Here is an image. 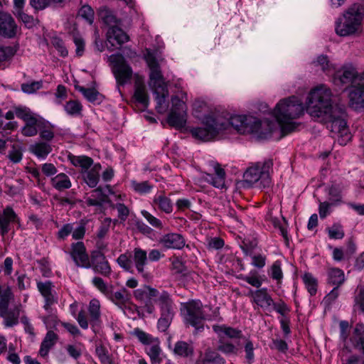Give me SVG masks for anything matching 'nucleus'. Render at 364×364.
<instances>
[{"instance_id": "obj_1", "label": "nucleus", "mask_w": 364, "mask_h": 364, "mask_svg": "<svg viewBox=\"0 0 364 364\" xmlns=\"http://www.w3.org/2000/svg\"><path fill=\"white\" fill-rule=\"evenodd\" d=\"M306 112L312 117L324 122L327 128L332 132L338 134V142L346 144V141L350 139L347 124L344 119L345 106L333 105L331 90L325 85H319L309 93L306 100Z\"/></svg>"}, {"instance_id": "obj_2", "label": "nucleus", "mask_w": 364, "mask_h": 364, "mask_svg": "<svg viewBox=\"0 0 364 364\" xmlns=\"http://www.w3.org/2000/svg\"><path fill=\"white\" fill-rule=\"evenodd\" d=\"M218 120H225L227 124L224 126V130L230 126L234 127L241 134L252 133L259 137L266 138L274 131V125L267 121L262 122L258 118L252 115H233L228 117V113L216 112Z\"/></svg>"}, {"instance_id": "obj_3", "label": "nucleus", "mask_w": 364, "mask_h": 364, "mask_svg": "<svg viewBox=\"0 0 364 364\" xmlns=\"http://www.w3.org/2000/svg\"><path fill=\"white\" fill-rule=\"evenodd\" d=\"M304 111L302 102L297 97L291 96L279 100L272 112L285 135L296 129L294 120L301 116Z\"/></svg>"}, {"instance_id": "obj_4", "label": "nucleus", "mask_w": 364, "mask_h": 364, "mask_svg": "<svg viewBox=\"0 0 364 364\" xmlns=\"http://www.w3.org/2000/svg\"><path fill=\"white\" fill-rule=\"evenodd\" d=\"M146 61L150 69L149 86L155 96L156 109L157 112L164 114L168 109V103L166 100L168 96L167 84L161 73L159 65L153 54L149 53L146 56Z\"/></svg>"}, {"instance_id": "obj_5", "label": "nucleus", "mask_w": 364, "mask_h": 364, "mask_svg": "<svg viewBox=\"0 0 364 364\" xmlns=\"http://www.w3.org/2000/svg\"><path fill=\"white\" fill-rule=\"evenodd\" d=\"M364 17V9L354 4L336 22V33L340 36H348L358 32Z\"/></svg>"}, {"instance_id": "obj_6", "label": "nucleus", "mask_w": 364, "mask_h": 364, "mask_svg": "<svg viewBox=\"0 0 364 364\" xmlns=\"http://www.w3.org/2000/svg\"><path fill=\"white\" fill-rule=\"evenodd\" d=\"M272 166L271 161L252 164L243 174V183L248 187L254 184L260 188L269 187L272 183L269 173Z\"/></svg>"}, {"instance_id": "obj_7", "label": "nucleus", "mask_w": 364, "mask_h": 364, "mask_svg": "<svg viewBox=\"0 0 364 364\" xmlns=\"http://www.w3.org/2000/svg\"><path fill=\"white\" fill-rule=\"evenodd\" d=\"M201 120L204 127L192 128L191 133L193 137L202 141L213 139L220 132L224 130V126L227 124L224 119L218 120L216 112L205 115Z\"/></svg>"}, {"instance_id": "obj_8", "label": "nucleus", "mask_w": 364, "mask_h": 364, "mask_svg": "<svg viewBox=\"0 0 364 364\" xmlns=\"http://www.w3.org/2000/svg\"><path fill=\"white\" fill-rule=\"evenodd\" d=\"M181 311L185 321L195 328V334L203 331V321L205 310L200 300L193 299L188 302L182 303Z\"/></svg>"}, {"instance_id": "obj_9", "label": "nucleus", "mask_w": 364, "mask_h": 364, "mask_svg": "<svg viewBox=\"0 0 364 364\" xmlns=\"http://www.w3.org/2000/svg\"><path fill=\"white\" fill-rule=\"evenodd\" d=\"M109 62L118 84L124 85L131 80L132 70L122 55L119 53L111 55L109 57Z\"/></svg>"}, {"instance_id": "obj_10", "label": "nucleus", "mask_w": 364, "mask_h": 364, "mask_svg": "<svg viewBox=\"0 0 364 364\" xmlns=\"http://www.w3.org/2000/svg\"><path fill=\"white\" fill-rule=\"evenodd\" d=\"M171 104L168 122L171 126L183 127L186 122V105L178 96L171 97Z\"/></svg>"}, {"instance_id": "obj_11", "label": "nucleus", "mask_w": 364, "mask_h": 364, "mask_svg": "<svg viewBox=\"0 0 364 364\" xmlns=\"http://www.w3.org/2000/svg\"><path fill=\"white\" fill-rule=\"evenodd\" d=\"M357 87L348 93L349 106L355 110L364 109V71L358 73L355 79Z\"/></svg>"}, {"instance_id": "obj_12", "label": "nucleus", "mask_w": 364, "mask_h": 364, "mask_svg": "<svg viewBox=\"0 0 364 364\" xmlns=\"http://www.w3.org/2000/svg\"><path fill=\"white\" fill-rule=\"evenodd\" d=\"M358 76V73L353 67H343L335 74L333 77V82L336 85L350 84L351 87L349 90L350 92L352 89L357 87V85H355V81Z\"/></svg>"}, {"instance_id": "obj_13", "label": "nucleus", "mask_w": 364, "mask_h": 364, "mask_svg": "<svg viewBox=\"0 0 364 364\" xmlns=\"http://www.w3.org/2000/svg\"><path fill=\"white\" fill-rule=\"evenodd\" d=\"M76 266L83 268L91 267V263L85 247L82 242L73 243L69 252Z\"/></svg>"}, {"instance_id": "obj_14", "label": "nucleus", "mask_w": 364, "mask_h": 364, "mask_svg": "<svg viewBox=\"0 0 364 364\" xmlns=\"http://www.w3.org/2000/svg\"><path fill=\"white\" fill-rule=\"evenodd\" d=\"M17 31V25L12 16L8 13H0V35L11 38L16 35Z\"/></svg>"}, {"instance_id": "obj_15", "label": "nucleus", "mask_w": 364, "mask_h": 364, "mask_svg": "<svg viewBox=\"0 0 364 364\" xmlns=\"http://www.w3.org/2000/svg\"><path fill=\"white\" fill-rule=\"evenodd\" d=\"M215 176L210 173H204L200 180L207 182L215 188H223L225 186V172L218 163H213Z\"/></svg>"}, {"instance_id": "obj_16", "label": "nucleus", "mask_w": 364, "mask_h": 364, "mask_svg": "<svg viewBox=\"0 0 364 364\" xmlns=\"http://www.w3.org/2000/svg\"><path fill=\"white\" fill-rule=\"evenodd\" d=\"M132 262L136 269L137 272L144 278L149 279L150 274L146 271L145 266L148 263V257L146 251L136 247L133 250Z\"/></svg>"}, {"instance_id": "obj_17", "label": "nucleus", "mask_w": 364, "mask_h": 364, "mask_svg": "<svg viewBox=\"0 0 364 364\" xmlns=\"http://www.w3.org/2000/svg\"><path fill=\"white\" fill-rule=\"evenodd\" d=\"M128 41V35L119 26H112L108 28L107 32V41L112 47H119Z\"/></svg>"}, {"instance_id": "obj_18", "label": "nucleus", "mask_w": 364, "mask_h": 364, "mask_svg": "<svg viewBox=\"0 0 364 364\" xmlns=\"http://www.w3.org/2000/svg\"><path fill=\"white\" fill-rule=\"evenodd\" d=\"M91 267L96 272L107 276L111 272V267L103 253L94 251L91 255Z\"/></svg>"}, {"instance_id": "obj_19", "label": "nucleus", "mask_w": 364, "mask_h": 364, "mask_svg": "<svg viewBox=\"0 0 364 364\" xmlns=\"http://www.w3.org/2000/svg\"><path fill=\"white\" fill-rule=\"evenodd\" d=\"M20 302L16 301L15 297H0V316L6 314L19 315Z\"/></svg>"}, {"instance_id": "obj_20", "label": "nucleus", "mask_w": 364, "mask_h": 364, "mask_svg": "<svg viewBox=\"0 0 364 364\" xmlns=\"http://www.w3.org/2000/svg\"><path fill=\"white\" fill-rule=\"evenodd\" d=\"M161 245L167 249L181 250L185 246L183 237L178 233H168L163 235L159 240Z\"/></svg>"}, {"instance_id": "obj_21", "label": "nucleus", "mask_w": 364, "mask_h": 364, "mask_svg": "<svg viewBox=\"0 0 364 364\" xmlns=\"http://www.w3.org/2000/svg\"><path fill=\"white\" fill-rule=\"evenodd\" d=\"M17 215L14 210L9 206L4 209L0 213V234L4 236L9 231L11 223L16 221Z\"/></svg>"}, {"instance_id": "obj_22", "label": "nucleus", "mask_w": 364, "mask_h": 364, "mask_svg": "<svg viewBox=\"0 0 364 364\" xmlns=\"http://www.w3.org/2000/svg\"><path fill=\"white\" fill-rule=\"evenodd\" d=\"M344 280V273L342 270L336 268L331 269L328 272V281L335 287L327 296H338L341 293L338 287Z\"/></svg>"}, {"instance_id": "obj_23", "label": "nucleus", "mask_w": 364, "mask_h": 364, "mask_svg": "<svg viewBox=\"0 0 364 364\" xmlns=\"http://www.w3.org/2000/svg\"><path fill=\"white\" fill-rule=\"evenodd\" d=\"M100 170L101 165L100 164H95L92 168L82 174L84 182L90 188H95L97 186L100 181Z\"/></svg>"}, {"instance_id": "obj_24", "label": "nucleus", "mask_w": 364, "mask_h": 364, "mask_svg": "<svg viewBox=\"0 0 364 364\" xmlns=\"http://www.w3.org/2000/svg\"><path fill=\"white\" fill-rule=\"evenodd\" d=\"M152 206L166 213H171L173 211V204L171 199L163 192L157 193L154 196Z\"/></svg>"}, {"instance_id": "obj_25", "label": "nucleus", "mask_w": 364, "mask_h": 364, "mask_svg": "<svg viewBox=\"0 0 364 364\" xmlns=\"http://www.w3.org/2000/svg\"><path fill=\"white\" fill-rule=\"evenodd\" d=\"M58 339V335L53 331L47 332L44 337L39 350L41 357L46 358L48 357L50 350L55 346Z\"/></svg>"}, {"instance_id": "obj_26", "label": "nucleus", "mask_w": 364, "mask_h": 364, "mask_svg": "<svg viewBox=\"0 0 364 364\" xmlns=\"http://www.w3.org/2000/svg\"><path fill=\"white\" fill-rule=\"evenodd\" d=\"M213 329L218 335L219 338L224 340L226 337L234 339L240 338L242 336L241 331L225 325H214Z\"/></svg>"}, {"instance_id": "obj_27", "label": "nucleus", "mask_w": 364, "mask_h": 364, "mask_svg": "<svg viewBox=\"0 0 364 364\" xmlns=\"http://www.w3.org/2000/svg\"><path fill=\"white\" fill-rule=\"evenodd\" d=\"M42 124V119L36 114L25 121V125L22 128V134L26 136H33L38 133V128Z\"/></svg>"}, {"instance_id": "obj_28", "label": "nucleus", "mask_w": 364, "mask_h": 364, "mask_svg": "<svg viewBox=\"0 0 364 364\" xmlns=\"http://www.w3.org/2000/svg\"><path fill=\"white\" fill-rule=\"evenodd\" d=\"M68 159L74 166L81 168V174L92 168V166L94 165L93 159L87 156L70 155Z\"/></svg>"}, {"instance_id": "obj_29", "label": "nucleus", "mask_w": 364, "mask_h": 364, "mask_svg": "<svg viewBox=\"0 0 364 364\" xmlns=\"http://www.w3.org/2000/svg\"><path fill=\"white\" fill-rule=\"evenodd\" d=\"M50 184L58 191H63L69 189L72 186V182L69 176L64 173H60L52 177L50 179Z\"/></svg>"}, {"instance_id": "obj_30", "label": "nucleus", "mask_w": 364, "mask_h": 364, "mask_svg": "<svg viewBox=\"0 0 364 364\" xmlns=\"http://www.w3.org/2000/svg\"><path fill=\"white\" fill-rule=\"evenodd\" d=\"M352 346L356 349L362 350L364 353V325L356 324L353 334L350 338Z\"/></svg>"}, {"instance_id": "obj_31", "label": "nucleus", "mask_w": 364, "mask_h": 364, "mask_svg": "<svg viewBox=\"0 0 364 364\" xmlns=\"http://www.w3.org/2000/svg\"><path fill=\"white\" fill-rule=\"evenodd\" d=\"M86 203L90 206H102L104 203H109V199L103 188L98 187L92 192L91 197L87 198Z\"/></svg>"}, {"instance_id": "obj_32", "label": "nucleus", "mask_w": 364, "mask_h": 364, "mask_svg": "<svg viewBox=\"0 0 364 364\" xmlns=\"http://www.w3.org/2000/svg\"><path fill=\"white\" fill-rule=\"evenodd\" d=\"M134 97L137 102L141 104L144 107H148L149 100L144 84L139 82H136Z\"/></svg>"}, {"instance_id": "obj_33", "label": "nucleus", "mask_w": 364, "mask_h": 364, "mask_svg": "<svg viewBox=\"0 0 364 364\" xmlns=\"http://www.w3.org/2000/svg\"><path fill=\"white\" fill-rule=\"evenodd\" d=\"M99 16L109 28L121 25V21L117 18L113 12L106 7L100 10Z\"/></svg>"}, {"instance_id": "obj_34", "label": "nucleus", "mask_w": 364, "mask_h": 364, "mask_svg": "<svg viewBox=\"0 0 364 364\" xmlns=\"http://www.w3.org/2000/svg\"><path fill=\"white\" fill-rule=\"evenodd\" d=\"M30 151L39 159H46L51 152L52 148L47 142H38L31 145Z\"/></svg>"}, {"instance_id": "obj_35", "label": "nucleus", "mask_w": 364, "mask_h": 364, "mask_svg": "<svg viewBox=\"0 0 364 364\" xmlns=\"http://www.w3.org/2000/svg\"><path fill=\"white\" fill-rule=\"evenodd\" d=\"M75 89L90 102L100 103L102 100V95L94 88H85L82 86L75 85Z\"/></svg>"}, {"instance_id": "obj_36", "label": "nucleus", "mask_w": 364, "mask_h": 364, "mask_svg": "<svg viewBox=\"0 0 364 364\" xmlns=\"http://www.w3.org/2000/svg\"><path fill=\"white\" fill-rule=\"evenodd\" d=\"M146 352L149 356L152 364H159L161 362V349L158 339H156L154 342L151 344V346L146 349Z\"/></svg>"}, {"instance_id": "obj_37", "label": "nucleus", "mask_w": 364, "mask_h": 364, "mask_svg": "<svg viewBox=\"0 0 364 364\" xmlns=\"http://www.w3.org/2000/svg\"><path fill=\"white\" fill-rule=\"evenodd\" d=\"M173 352L181 357H189L193 355L194 348L191 344L180 341L176 343Z\"/></svg>"}, {"instance_id": "obj_38", "label": "nucleus", "mask_w": 364, "mask_h": 364, "mask_svg": "<svg viewBox=\"0 0 364 364\" xmlns=\"http://www.w3.org/2000/svg\"><path fill=\"white\" fill-rule=\"evenodd\" d=\"M100 304L97 299H92L89 305V314L90 316V323L94 325L99 320L100 316Z\"/></svg>"}, {"instance_id": "obj_39", "label": "nucleus", "mask_w": 364, "mask_h": 364, "mask_svg": "<svg viewBox=\"0 0 364 364\" xmlns=\"http://www.w3.org/2000/svg\"><path fill=\"white\" fill-rule=\"evenodd\" d=\"M202 363L203 364H224L225 360L218 353L210 350H208L205 353V358L203 360Z\"/></svg>"}, {"instance_id": "obj_40", "label": "nucleus", "mask_w": 364, "mask_h": 364, "mask_svg": "<svg viewBox=\"0 0 364 364\" xmlns=\"http://www.w3.org/2000/svg\"><path fill=\"white\" fill-rule=\"evenodd\" d=\"M303 281L309 293L311 296L315 295L317 291V281L313 275L309 273L304 274L303 276Z\"/></svg>"}, {"instance_id": "obj_41", "label": "nucleus", "mask_w": 364, "mask_h": 364, "mask_svg": "<svg viewBox=\"0 0 364 364\" xmlns=\"http://www.w3.org/2000/svg\"><path fill=\"white\" fill-rule=\"evenodd\" d=\"M159 304L161 306V314L165 316L169 315L170 318H173V309L172 302L168 297H161L159 300Z\"/></svg>"}, {"instance_id": "obj_42", "label": "nucleus", "mask_w": 364, "mask_h": 364, "mask_svg": "<svg viewBox=\"0 0 364 364\" xmlns=\"http://www.w3.org/2000/svg\"><path fill=\"white\" fill-rule=\"evenodd\" d=\"M252 302L269 312L272 311L274 304L272 297H253Z\"/></svg>"}, {"instance_id": "obj_43", "label": "nucleus", "mask_w": 364, "mask_h": 364, "mask_svg": "<svg viewBox=\"0 0 364 364\" xmlns=\"http://www.w3.org/2000/svg\"><path fill=\"white\" fill-rule=\"evenodd\" d=\"M66 113L69 115L75 116L80 114L82 110L81 104L75 100H70L64 105Z\"/></svg>"}, {"instance_id": "obj_44", "label": "nucleus", "mask_w": 364, "mask_h": 364, "mask_svg": "<svg viewBox=\"0 0 364 364\" xmlns=\"http://www.w3.org/2000/svg\"><path fill=\"white\" fill-rule=\"evenodd\" d=\"M281 266V262L277 260L272 264L269 271V275L277 282H279L283 278V272Z\"/></svg>"}, {"instance_id": "obj_45", "label": "nucleus", "mask_w": 364, "mask_h": 364, "mask_svg": "<svg viewBox=\"0 0 364 364\" xmlns=\"http://www.w3.org/2000/svg\"><path fill=\"white\" fill-rule=\"evenodd\" d=\"M131 183L132 188L140 194L148 193L153 188V186L148 181L137 182L136 181H132Z\"/></svg>"}, {"instance_id": "obj_46", "label": "nucleus", "mask_w": 364, "mask_h": 364, "mask_svg": "<svg viewBox=\"0 0 364 364\" xmlns=\"http://www.w3.org/2000/svg\"><path fill=\"white\" fill-rule=\"evenodd\" d=\"M37 287L42 296H54L57 294V292L54 289V286L52 282L49 281L38 282Z\"/></svg>"}, {"instance_id": "obj_47", "label": "nucleus", "mask_w": 364, "mask_h": 364, "mask_svg": "<svg viewBox=\"0 0 364 364\" xmlns=\"http://www.w3.org/2000/svg\"><path fill=\"white\" fill-rule=\"evenodd\" d=\"M218 350L225 354H236L237 348L232 343L225 341L223 338H219Z\"/></svg>"}, {"instance_id": "obj_48", "label": "nucleus", "mask_w": 364, "mask_h": 364, "mask_svg": "<svg viewBox=\"0 0 364 364\" xmlns=\"http://www.w3.org/2000/svg\"><path fill=\"white\" fill-rule=\"evenodd\" d=\"M78 16L85 19L90 24L94 21V11L89 5L82 6L78 11Z\"/></svg>"}, {"instance_id": "obj_49", "label": "nucleus", "mask_w": 364, "mask_h": 364, "mask_svg": "<svg viewBox=\"0 0 364 364\" xmlns=\"http://www.w3.org/2000/svg\"><path fill=\"white\" fill-rule=\"evenodd\" d=\"M95 353L102 364H113L107 350L102 345L96 346Z\"/></svg>"}, {"instance_id": "obj_50", "label": "nucleus", "mask_w": 364, "mask_h": 364, "mask_svg": "<svg viewBox=\"0 0 364 364\" xmlns=\"http://www.w3.org/2000/svg\"><path fill=\"white\" fill-rule=\"evenodd\" d=\"M327 230L328 236L331 239L338 240L344 237V232L340 224H333L331 228H328Z\"/></svg>"}, {"instance_id": "obj_51", "label": "nucleus", "mask_w": 364, "mask_h": 364, "mask_svg": "<svg viewBox=\"0 0 364 364\" xmlns=\"http://www.w3.org/2000/svg\"><path fill=\"white\" fill-rule=\"evenodd\" d=\"M16 51L17 48L16 47H0V63L10 60Z\"/></svg>"}, {"instance_id": "obj_52", "label": "nucleus", "mask_w": 364, "mask_h": 364, "mask_svg": "<svg viewBox=\"0 0 364 364\" xmlns=\"http://www.w3.org/2000/svg\"><path fill=\"white\" fill-rule=\"evenodd\" d=\"M42 81H33L28 83H23L21 85V90L23 92L32 94L42 87Z\"/></svg>"}, {"instance_id": "obj_53", "label": "nucleus", "mask_w": 364, "mask_h": 364, "mask_svg": "<svg viewBox=\"0 0 364 364\" xmlns=\"http://www.w3.org/2000/svg\"><path fill=\"white\" fill-rule=\"evenodd\" d=\"M134 335L136 336L138 340L144 345H151L156 339L139 328L134 330Z\"/></svg>"}, {"instance_id": "obj_54", "label": "nucleus", "mask_w": 364, "mask_h": 364, "mask_svg": "<svg viewBox=\"0 0 364 364\" xmlns=\"http://www.w3.org/2000/svg\"><path fill=\"white\" fill-rule=\"evenodd\" d=\"M131 255L128 256L127 254L120 255L117 259L118 264L125 271H131L132 267V260Z\"/></svg>"}, {"instance_id": "obj_55", "label": "nucleus", "mask_w": 364, "mask_h": 364, "mask_svg": "<svg viewBox=\"0 0 364 364\" xmlns=\"http://www.w3.org/2000/svg\"><path fill=\"white\" fill-rule=\"evenodd\" d=\"M73 41L76 47L75 53L76 55L80 57L83 55L85 51V43L84 39L79 35L75 34L73 36Z\"/></svg>"}, {"instance_id": "obj_56", "label": "nucleus", "mask_w": 364, "mask_h": 364, "mask_svg": "<svg viewBox=\"0 0 364 364\" xmlns=\"http://www.w3.org/2000/svg\"><path fill=\"white\" fill-rule=\"evenodd\" d=\"M314 63L316 66H319L321 69L325 73H328L332 69V65L326 55L318 56Z\"/></svg>"}, {"instance_id": "obj_57", "label": "nucleus", "mask_w": 364, "mask_h": 364, "mask_svg": "<svg viewBox=\"0 0 364 364\" xmlns=\"http://www.w3.org/2000/svg\"><path fill=\"white\" fill-rule=\"evenodd\" d=\"M142 216L149 222V223L156 228H162V223L149 212L143 210L141 211Z\"/></svg>"}, {"instance_id": "obj_58", "label": "nucleus", "mask_w": 364, "mask_h": 364, "mask_svg": "<svg viewBox=\"0 0 364 364\" xmlns=\"http://www.w3.org/2000/svg\"><path fill=\"white\" fill-rule=\"evenodd\" d=\"M17 16L28 28L34 26L37 23V20L32 16L28 15L21 10L18 11Z\"/></svg>"}, {"instance_id": "obj_59", "label": "nucleus", "mask_w": 364, "mask_h": 364, "mask_svg": "<svg viewBox=\"0 0 364 364\" xmlns=\"http://www.w3.org/2000/svg\"><path fill=\"white\" fill-rule=\"evenodd\" d=\"M341 188L336 185L331 186L328 191L329 200L332 202L331 203H335L341 201Z\"/></svg>"}, {"instance_id": "obj_60", "label": "nucleus", "mask_w": 364, "mask_h": 364, "mask_svg": "<svg viewBox=\"0 0 364 364\" xmlns=\"http://www.w3.org/2000/svg\"><path fill=\"white\" fill-rule=\"evenodd\" d=\"M15 114L18 118L21 119L24 122L28 119L29 117L35 115V114L27 107H16L15 109Z\"/></svg>"}, {"instance_id": "obj_61", "label": "nucleus", "mask_w": 364, "mask_h": 364, "mask_svg": "<svg viewBox=\"0 0 364 364\" xmlns=\"http://www.w3.org/2000/svg\"><path fill=\"white\" fill-rule=\"evenodd\" d=\"M111 206L117 210L118 217L121 220H126L129 214V210L124 204L118 203L116 205H111Z\"/></svg>"}, {"instance_id": "obj_62", "label": "nucleus", "mask_w": 364, "mask_h": 364, "mask_svg": "<svg viewBox=\"0 0 364 364\" xmlns=\"http://www.w3.org/2000/svg\"><path fill=\"white\" fill-rule=\"evenodd\" d=\"M340 327V336L343 341L345 343V346L346 348H348L347 343V338L348 336V330L349 328V323L346 321H341L339 323Z\"/></svg>"}, {"instance_id": "obj_63", "label": "nucleus", "mask_w": 364, "mask_h": 364, "mask_svg": "<svg viewBox=\"0 0 364 364\" xmlns=\"http://www.w3.org/2000/svg\"><path fill=\"white\" fill-rule=\"evenodd\" d=\"M52 43L62 57H66L68 55V51L60 38H54L52 40Z\"/></svg>"}, {"instance_id": "obj_64", "label": "nucleus", "mask_w": 364, "mask_h": 364, "mask_svg": "<svg viewBox=\"0 0 364 364\" xmlns=\"http://www.w3.org/2000/svg\"><path fill=\"white\" fill-rule=\"evenodd\" d=\"M41 171L47 177L53 176L58 172L56 167L51 163L43 164L41 165Z\"/></svg>"}]
</instances>
